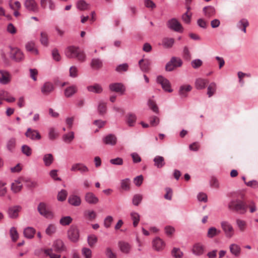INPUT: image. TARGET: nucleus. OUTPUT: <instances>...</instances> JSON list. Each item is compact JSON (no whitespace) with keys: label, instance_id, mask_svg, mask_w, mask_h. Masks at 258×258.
Returning a JSON list of instances; mask_svg holds the SVG:
<instances>
[{"label":"nucleus","instance_id":"1","mask_svg":"<svg viewBox=\"0 0 258 258\" xmlns=\"http://www.w3.org/2000/svg\"><path fill=\"white\" fill-rule=\"evenodd\" d=\"M228 208L232 212L244 214L247 211V206L244 201L239 199H233L229 202Z\"/></svg>","mask_w":258,"mask_h":258},{"label":"nucleus","instance_id":"2","mask_svg":"<svg viewBox=\"0 0 258 258\" xmlns=\"http://www.w3.org/2000/svg\"><path fill=\"white\" fill-rule=\"evenodd\" d=\"M220 225L226 238H231L234 235L235 230L232 225L229 221H222Z\"/></svg>","mask_w":258,"mask_h":258},{"label":"nucleus","instance_id":"3","mask_svg":"<svg viewBox=\"0 0 258 258\" xmlns=\"http://www.w3.org/2000/svg\"><path fill=\"white\" fill-rule=\"evenodd\" d=\"M37 210L39 213L47 219H52L54 217L53 212L47 207L46 203L41 202L39 204Z\"/></svg>","mask_w":258,"mask_h":258},{"label":"nucleus","instance_id":"4","mask_svg":"<svg viewBox=\"0 0 258 258\" xmlns=\"http://www.w3.org/2000/svg\"><path fill=\"white\" fill-rule=\"evenodd\" d=\"M67 235L68 238L73 242L78 241L80 237L79 230L77 226L72 225L69 228Z\"/></svg>","mask_w":258,"mask_h":258},{"label":"nucleus","instance_id":"5","mask_svg":"<svg viewBox=\"0 0 258 258\" xmlns=\"http://www.w3.org/2000/svg\"><path fill=\"white\" fill-rule=\"evenodd\" d=\"M167 27L176 32H182L183 27L179 22L175 18L169 20L166 23Z\"/></svg>","mask_w":258,"mask_h":258},{"label":"nucleus","instance_id":"6","mask_svg":"<svg viewBox=\"0 0 258 258\" xmlns=\"http://www.w3.org/2000/svg\"><path fill=\"white\" fill-rule=\"evenodd\" d=\"M11 49L10 58L13 60L19 62L22 61L24 58V55L23 52L17 48H13L10 47Z\"/></svg>","mask_w":258,"mask_h":258},{"label":"nucleus","instance_id":"7","mask_svg":"<svg viewBox=\"0 0 258 258\" xmlns=\"http://www.w3.org/2000/svg\"><path fill=\"white\" fill-rule=\"evenodd\" d=\"M157 82L161 85L164 91L168 92H172L173 90L171 88V85L169 81L163 76H158L157 78Z\"/></svg>","mask_w":258,"mask_h":258},{"label":"nucleus","instance_id":"8","mask_svg":"<svg viewBox=\"0 0 258 258\" xmlns=\"http://www.w3.org/2000/svg\"><path fill=\"white\" fill-rule=\"evenodd\" d=\"M71 170L74 172L79 171L81 174H84L89 172V169L84 164L78 163L73 164Z\"/></svg>","mask_w":258,"mask_h":258},{"label":"nucleus","instance_id":"9","mask_svg":"<svg viewBox=\"0 0 258 258\" xmlns=\"http://www.w3.org/2000/svg\"><path fill=\"white\" fill-rule=\"evenodd\" d=\"M25 136L32 140H39L41 137L37 130L28 128L25 133Z\"/></svg>","mask_w":258,"mask_h":258},{"label":"nucleus","instance_id":"10","mask_svg":"<svg viewBox=\"0 0 258 258\" xmlns=\"http://www.w3.org/2000/svg\"><path fill=\"white\" fill-rule=\"evenodd\" d=\"M24 6L29 11L33 12H38V6L35 0H26Z\"/></svg>","mask_w":258,"mask_h":258},{"label":"nucleus","instance_id":"11","mask_svg":"<svg viewBox=\"0 0 258 258\" xmlns=\"http://www.w3.org/2000/svg\"><path fill=\"white\" fill-rule=\"evenodd\" d=\"M79 51L78 47L74 46L68 47L65 50V54L68 58H76Z\"/></svg>","mask_w":258,"mask_h":258},{"label":"nucleus","instance_id":"12","mask_svg":"<svg viewBox=\"0 0 258 258\" xmlns=\"http://www.w3.org/2000/svg\"><path fill=\"white\" fill-rule=\"evenodd\" d=\"M52 249L57 253H60L66 249L63 242L60 239H57L54 241L52 245Z\"/></svg>","mask_w":258,"mask_h":258},{"label":"nucleus","instance_id":"13","mask_svg":"<svg viewBox=\"0 0 258 258\" xmlns=\"http://www.w3.org/2000/svg\"><path fill=\"white\" fill-rule=\"evenodd\" d=\"M86 202L91 205H95L99 202L98 198L91 192H88L85 196Z\"/></svg>","mask_w":258,"mask_h":258},{"label":"nucleus","instance_id":"14","mask_svg":"<svg viewBox=\"0 0 258 258\" xmlns=\"http://www.w3.org/2000/svg\"><path fill=\"white\" fill-rule=\"evenodd\" d=\"M103 142L106 145L114 146L117 143V138L113 134H108L103 138Z\"/></svg>","mask_w":258,"mask_h":258},{"label":"nucleus","instance_id":"15","mask_svg":"<svg viewBox=\"0 0 258 258\" xmlns=\"http://www.w3.org/2000/svg\"><path fill=\"white\" fill-rule=\"evenodd\" d=\"M54 90L53 85L49 82H45L41 87V91L44 95H48Z\"/></svg>","mask_w":258,"mask_h":258},{"label":"nucleus","instance_id":"16","mask_svg":"<svg viewBox=\"0 0 258 258\" xmlns=\"http://www.w3.org/2000/svg\"><path fill=\"white\" fill-rule=\"evenodd\" d=\"M235 223L239 232H244L247 230L248 225L246 221L238 218L236 219Z\"/></svg>","mask_w":258,"mask_h":258},{"label":"nucleus","instance_id":"17","mask_svg":"<svg viewBox=\"0 0 258 258\" xmlns=\"http://www.w3.org/2000/svg\"><path fill=\"white\" fill-rule=\"evenodd\" d=\"M151 60L149 59H141L139 61V64L142 71L147 72L150 70Z\"/></svg>","mask_w":258,"mask_h":258},{"label":"nucleus","instance_id":"18","mask_svg":"<svg viewBox=\"0 0 258 258\" xmlns=\"http://www.w3.org/2000/svg\"><path fill=\"white\" fill-rule=\"evenodd\" d=\"M153 246L157 251L162 250L165 247L164 242L159 237H156L153 240Z\"/></svg>","mask_w":258,"mask_h":258},{"label":"nucleus","instance_id":"19","mask_svg":"<svg viewBox=\"0 0 258 258\" xmlns=\"http://www.w3.org/2000/svg\"><path fill=\"white\" fill-rule=\"evenodd\" d=\"M22 209L20 206H15L9 208L8 213L11 218H16L18 216V213Z\"/></svg>","mask_w":258,"mask_h":258},{"label":"nucleus","instance_id":"20","mask_svg":"<svg viewBox=\"0 0 258 258\" xmlns=\"http://www.w3.org/2000/svg\"><path fill=\"white\" fill-rule=\"evenodd\" d=\"M11 81L10 74L4 70H0V83L6 85L8 84Z\"/></svg>","mask_w":258,"mask_h":258},{"label":"nucleus","instance_id":"21","mask_svg":"<svg viewBox=\"0 0 258 258\" xmlns=\"http://www.w3.org/2000/svg\"><path fill=\"white\" fill-rule=\"evenodd\" d=\"M109 89L113 92L120 93L121 94L123 93L125 91V88L123 85L121 83H115L109 85Z\"/></svg>","mask_w":258,"mask_h":258},{"label":"nucleus","instance_id":"22","mask_svg":"<svg viewBox=\"0 0 258 258\" xmlns=\"http://www.w3.org/2000/svg\"><path fill=\"white\" fill-rule=\"evenodd\" d=\"M205 246L200 243H197L193 246L192 251L194 254L197 255H200L204 253Z\"/></svg>","mask_w":258,"mask_h":258},{"label":"nucleus","instance_id":"23","mask_svg":"<svg viewBox=\"0 0 258 258\" xmlns=\"http://www.w3.org/2000/svg\"><path fill=\"white\" fill-rule=\"evenodd\" d=\"M40 6L44 9H46L47 6H48V8L51 11H53L55 9V3L52 0H41Z\"/></svg>","mask_w":258,"mask_h":258},{"label":"nucleus","instance_id":"24","mask_svg":"<svg viewBox=\"0 0 258 258\" xmlns=\"http://www.w3.org/2000/svg\"><path fill=\"white\" fill-rule=\"evenodd\" d=\"M209 81L207 79L198 78L195 81V87L198 90H202L206 87Z\"/></svg>","mask_w":258,"mask_h":258},{"label":"nucleus","instance_id":"25","mask_svg":"<svg viewBox=\"0 0 258 258\" xmlns=\"http://www.w3.org/2000/svg\"><path fill=\"white\" fill-rule=\"evenodd\" d=\"M192 89V87L190 85H183L180 87L179 89V94L181 97H186L187 93L190 92Z\"/></svg>","mask_w":258,"mask_h":258},{"label":"nucleus","instance_id":"26","mask_svg":"<svg viewBox=\"0 0 258 258\" xmlns=\"http://www.w3.org/2000/svg\"><path fill=\"white\" fill-rule=\"evenodd\" d=\"M77 87L76 85H72L67 87L64 92L66 97L69 98L73 96L77 92Z\"/></svg>","mask_w":258,"mask_h":258},{"label":"nucleus","instance_id":"27","mask_svg":"<svg viewBox=\"0 0 258 258\" xmlns=\"http://www.w3.org/2000/svg\"><path fill=\"white\" fill-rule=\"evenodd\" d=\"M230 252L235 256H238L241 252L240 246L235 243H232L229 245Z\"/></svg>","mask_w":258,"mask_h":258},{"label":"nucleus","instance_id":"28","mask_svg":"<svg viewBox=\"0 0 258 258\" xmlns=\"http://www.w3.org/2000/svg\"><path fill=\"white\" fill-rule=\"evenodd\" d=\"M154 166L158 168H161L165 165V162L163 157L156 156L154 158Z\"/></svg>","mask_w":258,"mask_h":258},{"label":"nucleus","instance_id":"29","mask_svg":"<svg viewBox=\"0 0 258 258\" xmlns=\"http://www.w3.org/2000/svg\"><path fill=\"white\" fill-rule=\"evenodd\" d=\"M69 203L74 206H78L81 203L80 198L76 195H71L68 199Z\"/></svg>","mask_w":258,"mask_h":258},{"label":"nucleus","instance_id":"30","mask_svg":"<svg viewBox=\"0 0 258 258\" xmlns=\"http://www.w3.org/2000/svg\"><path fill=\"white\" fill-rule=\"evenodd\" d=\"M87 89L89 92L97 94L101 93L103 91L102 87L99 84H95L93 85L88 86L87 87Z\"/></svg>","mask_w":258,"mask_h":258},{"label":"nucleus","instance_id":"31","mask_svg":"<svg viewBox=\"0 0 258 258\" xmlns=\"http://www.w3.org/2000/svg\"><path fill=\"white\" fill-rule=\"evenodd\" d=\"M249 25V22L246 19H241L236 25L237 27L241 29L244 33H246V28Z\"/></svg>","mask_w":258,"mask_h":258},{"label":"nucleus","instance_id":"32","mask_svg":"<svg viewBox=\"0 0 258 258\" xmlns=\"http://www.w3.org/2000/svg\"><path fill=\"white\" fill-rule=\"evenodd\" d=\"M22 188V184L19 180H16L11 184V190L14 193L20 191Z\"/></svg>","mask_w":258,"mask_h":258},{"label":"nucleus","instance_id":"33","mask_svg":"<svg viewBox=\"0 0 258 258\" xmlns=\"http://www.w3.org/2000/svg\"><path fill=\"white\" fill-rule=\"evenodd\" d=\"M221 233V231L217 229L215 227H211L208 230L207 236L210 238H212L214 237L219 235Z\"/></svg>","mask_w":258,"mask_h":258},{"label":"nucleus","instance_id":"34","mask_svg":"<svg viewBox=\"0 0 258 258\" xmlns=\"http://www.w3.org/2000/svg\"><path fill=\"white\" fill-rule=\"evenodd\" d=\"M26 50L34 54H38V51L35 48V43L33 41L28 42L25 45Z\"/></svg>","mask_w":258,"mask_h":258},{"label":"nucleus","instance_id":"35","mask_svg":"<svg viewBox=\"0 0 258 258\" xmlns=\"http://www.w3.org/2000/svg\"><path fill=\"white\" fill-rule=\"evenodd\" d=\"M43 161L44 165L48 167L50 166L54 161L53 156L50 153L45 154L43 157Z\"/></svg>","mask_w":258,"mask_h":258},{"label":"nucleus","instance_id":"36","mask_svg":"<svg viewBox=\"0 0 258 258\" xmlns=\"http://www.w3.org/2000/svg\"><path fill=\"white\" fill-rule=\"evenodd\" d=\"M35 233V229L31 227H28L24 230V236L29 239L32 238L34 237Z\"/></svg>","mask_w":258,"mask_h":258},{"label":"nucleus","instance_id":"37","mask_svg":"<svg viewBox=\"0 0 258 258\" xmlns=\"http://www.w3.org/2000/svg\"><path fill=\"white\" fill-rule=\"evenodd\" d=\"M174 43V40L172 38L165 37L162 39V43L164 47L171 48Z\"/></svg>","mask_w":258,"mask_h":258},{"label":"nucleus","instance_id":"38","mask_svg":"<svg viewBox=\"0 0 258 258\" xmlns=\"http://www.w3.org/2000/svg\"><path fill=\"white\" fill-rule=\"evenodd\" d=\"M118 245L120 250L123 253H129L131 249V246L128 243L120 241L118 243Z\"/></svg>","mask_w":258,"mask_h":258},{"label":"nucleus","instance_id":"39","mask_svg":"<svg viewBox=\"0 0 258 258\" xmlns=\"http://www.w3.org/2000/svg\"><path fill=\"white\" fill-rule=\"evenodd\" d=\"M126 118L127 124L130 126H134L137 119L136 115L132 113H129L126 115Z\"/></svg>","mask_w":258,"mask_h":258},{"label":"nucleus","instance_id":"40","mask_svg":"<svg viewBox=\"0 0 258 258\" xmlns=\"http://www.w3.org/2000/svg\"><path fill=\"white\" fill-rule=\"evenodd\" d=\"M203 11L206 17L210 18L213 16L215 13V10L212 6L205 7L203 9Z\"/></svg>","mask_w":258,"mask_h":258},{"label":"nucleus","instance_id":"41","mask_svg":"<svg viewBox=\"0 0 258 258\" xmlns=\"http://www.w3.org/2000/svg\"><path fill=\"white\" fill-rule=\"evenodd\" d=\"M102 61L99 58H93L91 61V66L94 69H99L102 67Z\"/></svg>","mask_w":258,"mask_h":258},{"label":"nucleus","instance_id":"42","mask_svg":"<svg viewBox=\"0 0 258 258\" xmlns=\"http://www.w3.org/2000/svg\"><path fill=\"white\" fill-rule=\"evenodd\" d=\"M74 133L70 132L62 136L63 141L67 143H70L74 139Z\"/></svg>","mask_w":258,"mask_h":258},{"label":"nucleus","instance_id":"43","mask_svg":"<svg viewBox=\"0 0 258 258\" xmlns=\"http://www.w3.org/2000/svg\"><path fill=\"white\" fill-rule=\"evenodd\" d=\"M207 94L209 97L212 96L216 90V84L214 82L210 84L207 88Z\"/></svg>","mask_w":258,"mask_h":258},{"label":"nucleus","instance_id":"44","mask_svg":"<svg viewBox=\"0 0 258 258\" xmlns=\"http://www.w3.org/2000/svg\"><path fill=\"white\" fill-rule=\"evenodd\" d=\"M84 217L89 220L92 221L95 219L96 217V214L94 211L88 210L86 211L84 213Z\"/></svg>","mask_w":258,"mask_h":258},{"label":"nucleus","instance_id":"45","mask_svg":"<svg viewBox=\"0 0 258 258\" xmlns=\"http://www.w3.org/2000/svg\"><path fill=\"white\" fill-rule=\"evenodd\" d=\"M131 216L133 221L134 226L136 227L140 221V217L139 214L137 212H133L131 213Z\"/></svg>","mask_w":258,"mask_h":258},{"label":"nucleus","instance_id":"46","mask_svg":"<svg viewBox=\"0 0 258 258\" xmlns=\"http://www.w3.org/2000/svg\"><path fill=\"white\" fill-rule=\"evenodd\" d=\"M106 104L104 102H100L98 106V111L100 115H103L106 112Z\"/></svg>","mask_w":258,"mask_h":258},{"label":"nucleus","instance_id":"47","mask_svg":"<svg viewBox=\"0 0 258 258\" xmlns=\"http://www.w3.org/2000/svg\"><path fill=\"white\" fill-rule=\"evenodd\" d=\"M56 231V226L54 224H50L46 229L45 232L47 235L51 236L55 233Z\"/></svg>","mask_w":258,"mask_h":258},{"label":"nucleus","instance_id":"48","mask_svg":"<svg viewBox=\"0 0 258 258\" xmlns=\"http://www.w3.org/2000/svg\"><path fill=\"white\" fill-rule=\"evenodd\" d=\"M73 221V219L70 216H65L62 217L59 223L62 226L69 225Z\"/></svg>","mask_w":258,"mask_h":258},{"label":"nucleus","instance_id":"49","mask_svg":"<svg viewBox=\"0 0 258 258\" xmlns=\"http://www.w3.org/2000/svg\"><path fill=\"white\" fill-rule=\"evenodd\" d=\"M68 193L67 190L61 189L57 195V200L59 201H63L66 199Z\"/></svg>","mask_w":258,"mask_h":258},{"label":"nucleus","instance_id":"50","mask_svg":"<svg viewBox=\"0 0 258 258\" xmlns=\"http://www.w3.org/2000/svg\"><path fill=\"white\" fill-rule=\"evenodd\" d=\"M172 254L175 258H181L183 253L179 248L174 247L172 250Z\"/></svg>","mask_w":258,"mask_h":258},{"label":"nucleus","instance_id":"51","mask_svg":"<svg viewBox=\"0 0 258 258\" xmlns=\"http://www.w3.org/2000/svg\"><path fill=\"white\" fill-rule=\"evenodd\" d=\"M58 133L53 128L49 130L48 137L51 140L55 139L58 137Z\"/></svg>","mask_w":258,"mask_h":258},{"label":"nucleus","instance_id":"52","mask_svg":"<svg viewBox=\"0 0 258 258\" xmlns=\"http://www.w3.org/2000/svg\"><path fill=\"white\" fill-rule=\"evenodd\" d=\"M16 145V139L15 138H11L7 143V148L9 150L12 151H13Z\"/></svg>","mask_w":258,"mask_h":258},{"label":"nucleus","instance_id":"53","mask_svg":"<svg viewBox=\"0 0 258 258\" xmlns=\"http://www.w3.org/2000/svg\"><path fill=\"white\" fill-rule=\"evenodd\" d=\"M128 68V65L126 63H124L118 65L116 68L115 70L119 73L122 72H126Z\"/></svg>","mask_w":258,"mask_h":258},{"label":"nucleus","instance_id":"54","mask_svg":"<svg viewBox=\"0 0 258 258\" xmlns=\"http://www.w3.org/2000/svg\"><path fill=\"white\" fill-rule=\"evenodd\" d=\"M148 105L149 107L155 112H158V108L156 104L155 101L152 99H149L148 101Z\"/></svg>","mask_w":258,"mask_h":258},{"label":"nucleus","instance_id":"55","mask_svg":"<svg viewBox=\"0 0 258 258\" xmlns=\"http://www.w3.org/2000/svg\"><path fill=\"white\" fill-rule=\"evenodd\" d=\"M130 181L129 179L126 178L121 181V187L122 189L128 190L130 189Z\"/></svg>","mask_w":258,"mask_h":258},{"label":"nucleus","instance_id":"56","mask_svg":"<svg viewBox=\"0 0 258 258\" xmlns=\"http://www.w3.org/2000/svg\"><path fill=\"white\" fill-rule=\"evenodd\" d=\"M44 253L47 255L49 256V257L50 258H60V254H55L53 252V249L52 248L45 249L44 250Z\"/></svg>","mask_w":258,"mask_h":258},{"label":"nucleus","instance_id":"57","mask_svg":"<svg viewBox=\"0 0 258 258\" xmlns=\"http://www.w3.org/2000/svg\"><path fill=\"white\" fill-rule=\"evenodd\" d=\"M143 197L141 195L136 194L133 198V204L135 206H138L141 202Z\"/></svg>","mask_w":258,"mask_h":258},{"label":"nucleus","instance_id":"58","mask_svg":"<svg viewBox=\"0 0 258 258\" xmlns=\"http://www.w3.org/2000/svg\"><path fill=\"white\" fill-rule=\"evenodd\" d=\"M77 8L80 10H85L88 8V4L83 0L78 2L77 4Z\"/></svg>","mask_w":258,"mask_h":258},{"label":"nucleus","instance_id":"59","mask_svg":"<svg viewBox=\"0 0 258 258\" xmlns=\"http://www.w3.org/2000/svg\"><path fill=\"white\" fill-rule=\"evenodd\" d=\"M22 153L27 156H30L32 154V150L30 147L27 145H24L22 147Z\"/></svg>","mask_w":258,"mask_h":258},{"label":"nucleus","instance_id":"60","mask_svg":"<svg viewBox=\"0 0 258 258\" xmlns=\"http://www.w3.org/2000/svg\"><path fill=\"white\" fill-rule=\"evenodd\" d=\"M97 237L95 235H90L88 237V242L90 246H93L97 241Z\"/></svg>","mask_w":258,"mask_h":258},{"label":"nucleus","instance_id":"61","mask_svg":"<svg viewBox=\"0 0 258 258\" xmlns=\"http://www.w3.org/2000/svg\"><path fill=\"white\" fill-rule=\"evenodd\" d=\"M149 121L151 126H156L159 123L160 120L158 117L153 116L150 117Z\"/></svg>","mask_w":258,"mask_h":258},{"label":"nucleus","instance_id":"62","mask_svg":"<svg viewBox=\"0 0 258 258\" xmlns=\"http://www.w3.org/2000/svg\"><path fill=\"white\" fill-rule=\"evenodd\" d=\"M10 235H11L12 239L14 241H15L18 239V237H19L18 233V232H17L16 229L15 227H13L11 228Z\"/></svg>","mask_w":258,"mask_h":258},{"label":"nucleus","instance_id":"63","mask_svg":"<svg viewBox=\"0 0 258 258\" xmlns=\"http://www.w3.org/2000/svg\"><path fill=\"white\" fill-rule=\"evenodd\" d=\"M40 42L41 44L44 46L48 45V37L47 35L45 32H41V34Z\"/></svg>","mask_w":258,"mask_h":258},{"label":"nucleus","instance_id":"64","mask_svg":"<svg viewBox=\"0 0 258 258\" xmlns=\"http://www.w3.org/2000/svg\"><path fill=\"white\" fill-rule=\"evenodd\" d=\"M69 72L71 77L76 78L78 76V69L76 66H72Z\"/></svg>","mask_w":258,"mask_h":258}]
</instances>
